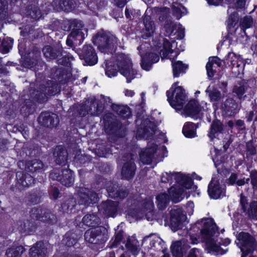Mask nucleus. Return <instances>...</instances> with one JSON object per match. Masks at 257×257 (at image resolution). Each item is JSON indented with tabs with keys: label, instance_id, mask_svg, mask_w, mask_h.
<instances>
[{
	"label": "nucleus",
	"instance_id": "nucleus-1",
	"mask_svg": "<svg viewBox=\"0 0 257 257\" xmlns=\"http://www.w3.org/2000/svg\"><path fill=\"white\" fill-rule=\"evenodd\" d=\"M36 75V82L30 85V94L41 103L47 101V95H55L60 91L57 81L65 82L70 76L63 67L57 66L52 68L50 72V77L54 80L45 81L44 76L40 73Z\"/></svg>",
	"mask_w": 257,
	"mask_h": 257
},
{
	"label": "nucleus",
	"instance_id": "nucleus-2",
	"mask_svg": "<svg viewBox=\"0 0 257 257\" xmlns=\"http://www.w3.org/2000/svg\"><path fill=\"white\" fill-rule=\"evenodd\" d=\"M197 223L202 224L201 233L203 241L205 242L206 246L210 251H215L220 254L224 253L221 250L220 247L218 245L213 238V236L216 231V224L210 218H204Z\"/></svg>",
	"mask_w": 257,
	"mask_h": 257
},
{
	"label": "nucleus",
	"instance_id": "nucleus-3",
	"mask_svg": "<svg viewBox=\"0 0 257 257\" xmlns=\"http://www.w3.org/2000/svg\"><path fill=\"white\" fill-rule=\"evenodd\" d=\"M105 132L109 135L108 140L114 142L117 138L123 137L125 127L120 121L111 113H107L103 116Z\"/></svg>",
	"mask_w": 257,
	"mask_h": 257
},
{
	"label": "nucleus",
	"instance_id": "nucleus-4",
	"mask_svg": "<svg viewBox=\"0 0 257 257\" xmlns=\"http://www.w3.org/2000/svg\"><path fill=\"white\" fill-rule=\"evenodd\" d=\"M93 42L101 52H111L116 47L117 38L112 35L99 32L93 37Z\"/></svg>",
	"mask_w": 257,
	"mask_h": 257
},
{
	"label": "nucleus",
	"instance_id": "nucleus-5",
	"mask_svg": "<svg viewBox=\"0 0 257 257\" xmlns=\"http://www.w3.org/2000/svg\"><path fill=\"white\" fill-rule=\"evenodd\" d=\"M115 64L120 73L126 78L127 82H130L135 77L136 72L132 69L131 60L124 54L117 55Z\"/></svg>",
	"mask_w": 257,
	"mask_h": 257
},
{
	"label": "nucleus",
	"instance_id": "nucleus-6",
	"mask_svg": "<svg viewBox=\"0 0 257 257\" xmlns=\"http://www.w3.org/2000/svg\"><path fill=\"white\" fill-rule=\"evenodd\" d=\"M168 100L170 105L176 110H181L186 102L185 90L181 86L167 91Z\"/></svg>",
	"mask_w": 257,
	"mask_h": 257
},
{
	"label": "nucleus",
	"instance_id": "nucleus-7",
	"mask_svg": "<svg viewBox=\"0 0 257 257\" xmlns=\"http://www.w3.org/2000/svg\"><path fill=\"white\" fill-rule=\"evenodd\" d=\"M237 238L238 240L237 243L242 253L241 257L254 250L256 243L255 238L249 233L241 232L238 234Z\"/></svg>",
	"mask_w": 257,
	"mask_h": 257
},
{
	"label": "nucleus",
	"instance_id": "nucleus-8",
	"mask_svg": "<svg viewBox=\"0 0 257 257\" xmlns=\"http://www.w3.org/2000/svg\"><path fill=\"white\" fill-rule=\"evenodd\" d=\"M106 228L103 226L88 229L85 232L84 238L87 242L91 243H102L106 240Z\"/></svg>",
	"mask_w": 257,
	"mask_h": 257
},
{
	"label": "nucleus",
	"instance_id": "nucleus-9",
	"mask_svg": "<svg viewBox=\"0 0 257 257\" xmlns=\"http://www.w3.org/2000/svg\"><path fill=\"white\" fill-rule=\"evenodd\" d=\"M136 156L128 153L123 155L122 160L124 162L122 166L121 174L122 176L126 179H130L134 177L136 171V166L135 159Z\"/></svg>",
	"mask_w": 257,
	"mask_h": 257
},
{
	"label": "nucleus",
	"instance_id": "nucleus-10",
	"mask_svg": "<svg viewBox=\"0 0 257 257\" xmlns=\"http://www.w3.org/2000/svg\"><path fill=\"white\" fill-rule=\"evenodd\" d=\"M155 124L149 119L142 120L137 130V138L148 139L155 134Z\"/></svg>",
	"mask_w": 257,
	"mask_h": 257
},
{
	"label": "nucleus",
	"instance_id": "nucleus-11",
	"mask_svg": "<svg viewBox=\"0 0 257 257\" xmlns=\"http://www.w3.org/2000/svg\"><path fill=\"white\" fill-rule=\"evenodd\" d=\"M186 216L180 208L171 209L170 211V226L173 230L181 229Z\"/></svg>",
	"mask_w": 257,
	"mask_h": 257
},
{
	"label": "nucleus",
	"instance_id": "nucleus-12",
	"mask_svg": "<svg viewBox=\"0 0 257 257\" xmlns=\"http://www.w3.org/2000/svg\"><path fill=\"white\" fill-rule=\"evenodd\" d=\"M141 24L144 27L142 29L143 34L142 37L146 39L152 37L156 30V24L151 17L147 14V12L140 22V25Z\"/></svg>",
	"mask_w": 257,
	"mask_h": 257
},
{
	"label": "nucleus",
	"instance_id": "nucleus-13",
	"mask_svg": "<svg viewBox=\"0 0 257 257\" xmlns=\"http://www.w3.org/2000/svg\"><path fill=\"white\" fill-rule=\"evenodd\" d=\"M38 121L41 125L46 127L53 128L58 125L59 119L55 113L49 111H44L40 113Z\"/></svg>",
	"mask_w": 257,
	"mask_h": 257
},
{
	"label": "nucleus",
	"instance_id": "nucleus-14",
	"mask_svg": "<svg viewBox=\"0 0 257 257\" xmlns=\"http://www.w3.org/2000/svg\"><path fill=\"white\" fill-rule=\"evenodd\" d=\"M78 194L80 203L85 205L95 203L99 199L97 194L86 188H80Z\"/></svg>",
	"mask_w": 257,
	"mask_h": 257
},
{
	"label": "nucleus",
	"instance_id": "nucleus-15",
	"mask_svg": "<svg viewBox=\"0 0 257 257\" xmlns=\"http://www.w3.org/2000/svg\"><path fill=\"white\" fill-rule=\"evenodd\" d=\"M118 202L110 200L103 201L99 206V210L106 216L114 217L117 214Z\"/></svg>",
	"mask_w": 257,
	"mask_h": 257
},
{
	"label": "nucleus",
	"instance_id": "nucleus-16",
	"mask_svg": "<svg viewBox=\"0 0 257 257\" xmlns=\"http://www.w3.org/2000/svg\"><path fill=\"white\" fill-rule=\"evenodd\" d=\"M83 25L81 21L77 20H71L69 22L67 30L72 29L71 36L74 40L78 41L80 43L84 39V33L82 31Z\"/></svg>",
	"mask_w": 257,
	"mask_h": 257
},
{
	"label": "nucleus",
	"instance_id": "nucleus-17",
	"mask_svg": "<svg viewBox=\"0 0 257 257\" xmlns=\"http://www.w3.org/2000/svg\"><path fill=\"white\" fill-rule=\"evenodd\" d=\"M42 52L46 59L55 60L63 56V50L59 44L53 46L46 45L43 47Z\"/></svg>",
	"mask_w": 257,
	"mask_h": 257
},
{
	"label": "nucleus",
	"instance_id": "nucleus-18",
	"mask_svg": "<svg viewBox=\"0 0 257 257\" xmlns=\"http://www.w3.org/2000/svg\"><path fill=\"white\" fill-rule=\"evenodd\" d=\"M106 190L109 196L114 199L118 198L122 200L126 197L129 194V191L126 188L112 183L107 187Z\"/></svg>",
	"mask_w": 257,
	"mask_h": 257
},
{
	"label": "nucleus",
	"instance_id": "nucleus-19",
	"mask_svg": "<svg viewBox=\"0 0 257 257\" xmlns=\"http://www.w3.org/2000/svg\"><path fill=\"white\" fill-rule=\"evenodd\" d=\"M79 55L80 58L84 59L89 65H93L97 62L96 54L93 47L90 45H85Z\"/></svg>",
	"mask_w": 257,
	"mask_h": 257
},
{
	"label": "nucleus",
	"instance_id": "nucleus-20",
	"mask_svg": "<svg viewBox=\"0 0 257 257\" xmlns=\"http://www.w3.org/2000/svg\"><path fill=\"white\" fill-rule=\"evenodd\" d=\"M51 5L56 11L71 12L76 7V3L73 0H54Z\"/></svg>",
	"mask_w": 257,
	"mask_h": 257
},
{
	"label": "nucleus",
	"instance_id": "nucleus-21",
	"mask_svg": "<svg viewBox=\"0 0 257 257\" xmlns=\"http://www.w3.org/2000/svg\"><path fill=\"white\" fill-rule=\"evenodd\" d=\"M19 103L21 105V113L24 116H27L35 111V105L29 98L28 95L22 96Z\"/></svg>",
	"mask_w": 257,
	"mask_h": 257
},
{
	"label": "nucleus",
	"instance_id": "nucleus-22",
	"mask_svg": "<svg viewBox=\"0 0 257 257\" xmlns=\"http://www.w3.org/2000/svg\"><path fill=\"white\" fill-rule=\"evenodd\" d=\"M86 108L88 109V114L91 115H97L101 113L104 108V104L101 100L95 98H91L87 101Z\"/></svg>",
	"mask_w": 257,
	"mask_h": 257
},
{
	"label": "nucleus",
	"instance_id": "nucleus-23",
	"mask_svg": "<svg viewBox=\"0 0 257 257\" xmlns=\"http://www.w3.org/2000/svg\"><path fill=\"white\" fill-rule=\"evenodd\" d=\"M187 242V240L185 238L174 242L171 245V250L173 256L183 257L184 253L189 247Z\"/></svg>",
	"mask_w": 257,
	"mask_h": 257
},
{
	"label": "nucleus",
	"instance_id": "nucleus-24",
	"mask_svg": "<svg viewBox=\"0 0 257 257\" xmlns=\"http://www.w3.org/2000/svg\"><path fill=\"white\" fill-rule=\"evenodd\" d=\"M221 108L227 115L232 116L236 114L240 107L232 98H228L221 104Z\"/></svg>",
	"mask_w": 257,
	"mask_h": 257
},
{
	"label": "nucleus",
	"instance_id": "nucleus-25",
	"mask_svg": "<svg viewBox=\"0 0 257 257\" xmlns=\"http://www.w3.org/2000/svg\"><path fill=\"white\" fill-rule=\"evenodd\" d=\"M23 13L25 17L34 20H38L42 16L41 10L35 3L29 4Z\"/></svg>",
	"mask_w": 257,
	"mask_h": 257
},
{
	"label": "nucleus",
	"instance_id": "nucleus-26",
	"mask_svg": "<svg viewBox=\"0 0 257 257\" xmlns=\"http://www.w3.org/2000/svg\"><path fill=\"white\" fill-rule=\"evenodd\" d=\"M208 192L211 198L218 199L221 196H224L225 192L221 188L219 182L215 180L212 179L208 187Z\"/></svg>",
	"mask_w": 257,
	"mask_h": 257
},
{
	"label": "nucleus",
	"instance_id": "nucleus-27",
	"mask_svg": "<svg viewBox=\"0 0 257 257\" xmlns=\"http://www.w3.org/2000/svg\"><path fill=\"white\" fill-rule=\"evenodd\" d=\"M142 62L141 66L142 68L146 70H149L153 63L157 62L160 59L159 56L154 53H148L144 56L141 55Z\"/></svg>",
	"mask_w": 257,
	"mask_h": 257
},
{
	"label": "nucleus",
	"instance_id": "nucleus-28",
	"mask_svg": "<svg viewBox=\"0 0 257 257\" xmlns=\"http://www.w3.org/2000/svg\"><path fill=\"white\" fill-rule=\"evenodd\" d=\"M18 182L17 186L21 190L23 187H27L34 183V179L30 174L19 172L17 173Z\"/></svg>",
	"mask_w": 257,
	"mask_h": 257
},
{
	"label": "nucleus",
	"instance_id": "nucleus-29",
	"mask_svg": "<svg viewBox=\"0 0 257 257\" xmlns=\"http://www.w3.org/2000/svg\"><path fill=\"white\" fill-rule=\"evenodd\" d=\"M53 156L57 164L64 165L67 160L68 153L64 147L58 146L55 148Z\"/></svg>",
	"mask_w": 257,
	"mask_h": 257
},
{
	"label": "nucleus",
	"instance_id": "nucleus-30",
	"mask_svg": "<svg viewBox=\"0 0 257 257\" xmlns=\"http://www.w3.org/2000/svg\"><path fill=\"white\" fill-rule=\"evenodd\" d=\"M157 150V145L153 144L151 147H149L142 151L140 154V160L144 164H150L152 162Z\"/></svg>",
	"mask_w": 257,
	"mask_h": 257
},
{
	"label": "nucleus",
	"instance_id": "nucleus-31",
	"mask_svg": "<svg viewBox=\"0 0 257 257\" xmlns=\"http://www.w3.org/2000/svg\"><path fill=\"white\" fill-rule=\"evenodd\" d=\"M68 115L74 118L77 117H83L88 114V109L86 104H74L69 109Z\"/></svg>",
	"mask_w": 257,
	"mask_h": 257
},
{
	"label": "nucleus",
	"instance_id": "nucleus-32",
	"mask_svg": "<svg viewBox=\"0 0 257 257\" xmlns=\"http://www.w3.org/2000/svg\"><path fill=\"white\" fill-rule=\"evenodd\" d=\"M47 248L44 243L38 241L30 249V257H46Z\"/></svg>",
	"mask_w": 257,
	"mask_h": 257
},
{
	"label": "nucleus",
	"instance_id": "nucleus-33",
	"mask_svg": "<svg viewBox=\"0 0 257 257\" xmlns=\"http://www.w3.org/2000/svg\"><path fill=\"white\" fill-rule=\"evenodd\" d=\"M248 87L247 82L244 80H240L234 85L232 92L236 94L237 98L241 101L246 97V95H244V94Z\"/></svg>",
	"mask_w": 257,
	"mask_h": 257
},
{
	"label": "nucleus",
	"instance_id": "nucleus-34",
	"mask_svg": "<svg viewBox=\"0 0 257 257\" xmlns=\"http://www.w3.org/2000/svg\"><path fill=\"white\" fill-rule=\"evenodd\" d=\"M224 126L222 123L219 120H213L208 134V137L212 140L214 138L218 137L219 134L223 133Z\"/></svg>",
	"mask_w": 257,
	"mask_h": 257
},
{
	"label": "nucleus",
	"instance_id": "nucleus-35",
	"mask_svg": "<svg viewBox=\"0 0 257 257\" xmlns=\"http://www.w3.org/2000/svg\"><path fill=\"white\" fill-rule=\"evenodd\" d=\"M201 107L196 100H191L185 106L184 111L187 116H193L198 114Z\"/></svg>",
	"mask_w": 257,
	"mask_h": 257
},
{
	"label": "nucleus",
	"instance_id": "nucleus-36",
	"mask_svg": "<svg viewBox=\"0 0 257 257\" xmlns=\"http://www.w3.org/2000/svg\"><path fill=\"white\" fill-rule=\"evenodd\" d=\"M77 202L74 198H69L66 199L61 204V209L63 213H73L76 211Z\"/></svg>",
	"mask_w": 257,
	"mask_h": 257
},
{
	"label": "nucleus",
	"instance_id": "nucleus-37",
	"mask_svg": "<svg viewBox=\"0 0 257 257\" xmlns=\"http://www.w3.org/2000/svg\"><path fill=\"white\" fill-rule=\"evenodd\" d=\"M40 51L29 53L22 63V65L26 68H31L36 65L38 59L40 57Z\"/></svg>",
	"mask_w": 257,
	"mask_h": 257
},
{
	"label": "nucleus",
	"instance_id": "nucleus-38",
	"mask_svg": "<svg viewBox=\"0 0 257 257\" xmlns=\"http://www.w3.org/2000/svg\"><path fill=\"white\" fill-rule=\"evenodd\" d=\"M74 178L73 172L70 169H61V177L60 183L66 186L69 187L73 185Z\"/></svg>",
	"mask_w": 257,
	"mask_h": 257
},
{
	"label": "nucleus",
	"instance_id": "nucleus-39",
	"mask_svg": "<svg viewBox=\"0 0 257 257\" xmlns=\"http://www.w3.org/2000/svg\"><path fill=\"white\" fill-rule=\"evenodd\" d=\"M175 180L176 182L186 189H189L192 185V181L190 177L180 173H175Z\"/></svg>",
	"mask_w": 257,
	"mask_h": 257
},
{
	"label": "nucleus",
	"instance_id": "nucleus-40",
	"mask_svg": "<svg viewBox=\"0 0 257 257\" xmlns=\"http://www.w3.org/2000/svg\"><path fill=\"white\" fill-rule=\"evenodd\" d=\"M84 224L89 227H96L100 224V218L95 213L86 214L82 218Z\"/></svg>",
	"mask_w": 257,
	"mask_h": 257
},
{
	"label": "nucleus",
	"instance_id": "nucleus-41",
	"mask_svg": "<svg viewBox=\"0 0 257 257\" xmlns=\"http://www.w3.org/2000/svg\"><path fill=\"white\" fill-rule=\"evenodd\" d=\"M111 107L113 111L123 118H128L131 114L130 109L126 105L112 104Z\"/></svg>",
	"mask_w": 257,
	"mask_h": 257
},
{
	"label": "nucleus",
	"instance_id": "nucleus-42",
	"mask_svg": "<svg viewBox=\"0 0 257 257\" xmlns=\"http://www.w3.org/2000/svg\"><path fill=\"white\" fill-rule=\"evenodd\" d=\"M79 237V235L75 232L72 231L67 232L62 241V243L68 247L73 246L76 244Z\"/></svg>",
	"mask_w": 257,
	"mask_h": 257
},
{
	"label": "nucleus",
	"instance_id": "nucleus-43",
	"mask_svg": "<svg viewBox=\"0 0 257 257\" xmlns=\"http://www.w3.org/2000/svg\"><path fill=\"white\" fill-rule=\"evenodd\" d=\"M43 167L44 164L41 161L35 159L26 162L25 169L29 172H35L42 169Z\"/></svg>",
	"mask_w": 257,
	"mask_h": 257
},
{
	"label": "nucleus",
	"instance_id": "nucleus-44",
	"mask_svg": "<svg viewBox=\"0 0 257 257\" xmlns=\"http://www.w3.org/2000/svg\"><path fill=\"white\" fill-rule=\"evenodd\" d=\"M183 192L184 189L182 187L172 186L169 190L170 198H172L173 202H178L182 199Z\"/></svg>",
	"mask_w": 257,
	"mask_h": 257
},
{
	"label": "nucleus",
	"instance_id": "nucleus-45",
	"mask_svg": "<svg viewBox=\"0 0 257 257\" xmlns=\"http://www.w3.org/2000/svg\"><path fill=\"white\" fill-rule=\"evenodd\" d=\"M198 123L194 124L193 122H186L183 128V133L188 138H193L196 136L195 130L198 126Z\"/></svg>",
	"mask_w": 257,
	"mask_h": 257
},
{
	"label": "nucleus",
	"instance_id": "nucleus-46",
	"mask_svg": "<svg viewBox=\"0 0 257 257\" xmlns=\"http://www.w3.org/2000/svg\"><path fill=\"white\" fill-rule=\"evenodd\" d=\"M141 205H142L141 210V214L145 213L146 218L149 220V216L153 215L154 207L153 202L150 199H146L143 201Z\"/></svg>",
	"mask_w": 257,
	"mask_h": 257
},
{
	"label": "nucleus",
	"instance_id": "nucleus-47",
	"mask_svg": "<svg viewBox=\"0 0 257 257\" xmlns=\"http://www.w3.org/2000/svg\"><path fill=\"white\" fill-rule=\"evenodd\" d=\"M157 205L160 210H164L168 205L170 197L167 193H161L156 197Z\"/></svg>",
	"mask_w": 257,
	"mask_h": 257
},
{
	"label": "nucleus",
	"instance_id": "nucleus-48",
	"mask_svg": "<svg viewBox=\"0 0 257 257\" xmlns=\"http://www.w3.org/2000/svg\"><path fill=\"white\" fill-rule=\"evenodd\" d=\"M154 11L157 15L160 16L159 18L160 21H166L168 19H171L170 17V9L169 8L166 7H155L154 8Z\"/></svg>",
	"mask_w": 257,
	"mask_h": 257
},
{
	"label": "nucleus",
	"instance_id": "nucleus-49",
	"mask_svg": "<svg viewBox=\"0 0 257 257\" xmlns=\"http://www.w3.org/2000/svg\"><path fill=\"white\" fill-rule=\"evenodd\" d=\"M13 44V40L9 37L0 39V52L7 53L12 48Z\"/></svg>",
	"mask_w": 257,
	"mask_h": 257
},
{
	"label": "nucleus",
	"instance_id": "nucleus-50",
	"mask_svg": "<svg viewBox=\"0 0 257 257\" xmlns=\"http://www.w3.org/2000/svg\"><path fill=\"white\" fill-rule=\"evenodd\" d=\"M24 251L25 248L23 246H14L8 248L6 254L8 257H17L22 254Z\"/></svg>",
	"mask_w": 257,
	"mask_h": 257
},
{
	"label": "nucleus",
	"instance_id": "nucleus-51",
	"mask_svg": "<svg viewBox=\"0 0 257 257\" xmlns=\"http://www.w3.org/2000/svg\"><path fill=\"white\" fill-rule=\"evenodd\" d=\"M172 52L170 42L167 39H164L163 48L160 51V57L162 59H164L167 57L169 53H172Z\"/></svg>",
	"mask_w": 257,
	"mask_h": 257
},
{
	"label": "nucleus",
	"instance_id": "nucleus-52",
	"mask_svg": "<svg viewBox=\"0 0 257 257\" xmlns=\"http://www.w3.org/2000/svg\"><path fill=\"white\" fill-rule=\"evenodd\" d=\"M126 249L131 251L134 254H136L138 252V241L134 239L128 237L125 243Z\"/></svg>",
	"mask_w": 257,
	"mask_h": 257
},
{
	"label": "nucleus",
	"instance_id": "nucleus-53",
	"mask_svg": "<svg viewBox=\"0 0 257 257\" xmlns=\"http://www.w3.org/2000/svg\"><path fill=\"white\" fill-rule=\"evenodd\" d=\"M178 25L174 24L171 19H168L165 21L164 24V28L165 29L166 35L170 36L171 35L174 30L177 29Z\"/></svg>",
	"mask_w": 257,
	"mask_h": 257
},
{
	"label": "nucleus",
	"instance_id": "nucleus-54",
	"mask_svg": "<svg viewBox=\"0 0 257 257\" xmlns=\"http://www.w3.org/2000/svg\"><path fill=\"white\" fill-rule=\"evenodd\" d=\"M173 74L175 77L178 76L179 73L183 72L186 69L187 66L183 64L181 61H177L172 64Z\"/></svg>",
	"mask_w": 257,
	"mask_h": 257
},
{
	"label": "nucleus",
	"instance_id": "nucleus-55",
	"mask_svg": "<svg viewBox=\"0 0 257 257\" xmlns=\"http://www.w3.org/2000/svg\"><path fill=\"white\" fill-rule=\"evenodd\" d=\"M248 215L250 218L257 220V201H252L248 209Z\"/></svg>",
	"mask_w": 257,
	"mask_h": 257
},
{
	"label": "nucleus",
	"instance_id": "nucleus-56",
	"mask_svg": "<svg viewBox=\"0 0 257 257\" xmlns=\"http://www.w3.org/2000/svg\"><path fill=\"white\" fill-rule=\"evenodd\" d=\"M206 92L208 93L210 99L212 102H218L221 98V94L220 91L216 88H213L212 90L207 89Z\"/></svg>",
	"mask_w": 257,
	"mask_h": 257
},
{
	"label": "nucleus",
	"instance_id": "nucleus-57",
	"mask_svg": "<svg viewBox=\"0 0 257 257\" xmlns=\"http://www.w3.org/2000/svg\"><path fill=\"white\" fill-rule=\"evenodd\" d=\"M43 213V209L41 208L34 207L30 212L31 218L33 220L41 221V214Z\"/></svg>",
	"mask_w": 257,
	"mask_h": 257
},
{
	"label": "nucleus",
	"instance_id": "nucleus-58",
	"mask_svg": "<svg viewBox=\"0 0 257 257\" xmlns=\"http://www.w3.org/2000/svg\"><path fill=\"white\" fill-rule=\"evenodd\" d=\"M44 215L41 217V221L48 222H53L56 221V217L55 215L49 210L43 209Z\"/></svg>",
	"mask_w": 257,
	"mask_h": 257
},
{
	"label": "nucleus",
	"instance_id": "nucleus-59",
	"mask_svg": "<svg viewBox=\"0 0 257 257\" xmlns=\"http://www.w3.org/2000/svg\"><path fill=\"white\" fill-rule=\"evenodd\" d=\"M90 157L85 154H82L80 152H77L75 157L74 161L79 164H84L90 161Z\"/></svg>",
	"mask_w": 257,
	"mask_h": 257
},
{
	"label": "nucleus",
	"instance_id": "nucleus-60",
	"mask_svg": "<svg viewBox=\"0 0 257 257\" xmlns=\"http://www.w3.org/2000/svg\"><path fill=\"white\" fill-rule=\"evenodd\" d=\"M253 20L251 16H246L240 21V25L242 29H247L252 26Z\"/></svg>",
	"mask_w": 257,
	"mask_h": 257
},
{
	"label": "nucleus",
	"instance_id": "nucleus-61",
	"mask_svg": "<svg viewBox=\"0 0 257 257\" xmlns=\"http://www.w3.org/2000/svg\"><path fill=\"white\" fill-rule=\"evenodd\" d=\"M8 2L6 0H0V19L5 18L7 15Z\"/></svg>",
	"mask_w": 257,
	"mask_h": 257
},
{
	"label": "nucleus",
	"instance_id": "nucleus-62",
	"mask_svg": "<svg viewBox=\"0 0 257 257\" xmlns=\"http://www.w3.org/2000/svg\"><path fill=\"white\" fill-rule=\"evenodd\" d=\"M73 60L72 56H63L61 58H58L57 60L58 64L67 67H70L71 61Z\"/></svg>",
	"mask_w": 257,
	"mask_h": 257
},
{
	"label": "nucleus",
	"instance_id": "nucleus-63",
	"mask_svg": "<svg viewBox=\"0 0 257 257\" xmlns=\"http://www.w3.org/2000/svg\"><path fill=\"white\" fill-rule=\"evenodd\" d=\"M239 20L238 15L237 12H233L230 15L228 19V26L234 27Z\"/></svg>",
	"mask_w": 257,
	"mask_h": 257
},
{
	"label": "nucleus",
	"instance_id": "nucleus-64",
	"mask_svg": "<svg viewBox=\"0 0 257 257\" xmlns=\"http://www.w3.org/2000/svg\"><path fill=\"white\" fill-rule=\"evenodd\" d=\"M250 183L253 190H257V171L252 170L249 175Z\"/></svg>",
	"mask_w": 257,
	"mask_h": 257
}]
</instances>
